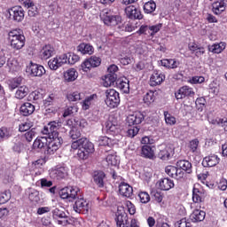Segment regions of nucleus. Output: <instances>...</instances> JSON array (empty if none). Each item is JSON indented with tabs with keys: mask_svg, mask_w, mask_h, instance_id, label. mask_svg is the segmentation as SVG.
Segmentation results:
<instances>
[{
	"mask_svg": "<svg viewBox=\"0 0 227 227\" xmlns=\"http://www.w3.org/2000/svg\"><path fill=\"white\" fill-rule=\"evenodd\" d=\"M145 120V115L141 112H135L127 117V123L130 125H139Z\"/></svg>",
	"mask_w": 227,
	"mask_h": 227,
	"instance_id": "6ab92c4d",
	"label": "nucleus"
},
{
	"mask_svg": "<svg viewBox=\"0 0 227 227\" xmlns=\"http://www.w3.org/2000/svg\"><path fill=\"white\" fill-rule=\"evenodd\" d=\"M56 54V50L51 44L45 45L42 48L40 51V57L42 59H49Z\"/></svg>",
	"mask_w": 227,
	"mask_h": 227,
	"instance_id": "5701e85b",
	"label": "nucleus"
},
{
	"mask_svg": "<svg viewBox=\"0 0 227 227\" xmlns=\"http://www.w3.org/2000/svg\"><path fill=\"white\" fill-rule=\"evenodd\" d=\"M165 172L168 176H171V178H175L176 180H182L184 179V176H185V173L181 170V168L171 165L165 168Z\"/></svg>",
	"mask_w": 227,
	"mask_h": 227,
	"instance_id": "4468645a",
	"label": "nucleus"
},
{
	"mask_svg": "<svg viewBox=\"0 0 227 227\" xmlns=\"http://www.w3.org/2000/svg\"><path fill=\"white\" fill-rule=\"evenodd\" d=\"M125 13L129 19H138V20H141V19H143L141 11H139L134 5L126 7Z\"/></svg>",
	"mask_w": 227,
	"mask_h": 227,
	"instance_id": "412c9836",
	"label": "nucleus"
},
{
	"mask_svg": "<svg viewBox=\"0 0 227 227\" xmlns=\"http://www.w3.org/2000/svg\"><path fill=\"white\" fill-rule=\"evenodd\" d=\"M139 35H150V26L142 25L138 30Z\"/></svg>",
	"mask_w": 227,
	"mask_h": 227,
	"instance_id": "774afa93",
	"label": "nucleus"
},
{
	"mask_svg": "<svg viewBox=\"0 0 227 227\" xmlns=\"http://www.w3.org/2000/svg\"><path fill=\"white\" fill-rule=\"evenodd\" d=\"M174 153L175 147L172 145H162L160 146L158 157L161 159V160H169V159L173 157Z\"/></svg>",
	"mask_w": 227,
	"mask_h": 227,
	"instance_id": "f8f14e48",
	"label": "nucleus"
},
{
	"mask_svg": "<svg viewBox=\"0 0 227 227\" xmlns=\"http://www.w3.org/2000/svg\"><path fill=\"white\" fill-rule=\"evenodd\" d=\"M141 157L145 159H153L155 157V150L150 145H144L141 148Z\"/></svg>",
	"mask_w": 227,
	"mask_h": 227,
	"instance_id": "f704fd0d",
	"label": "nucleus"
},
{
	"mask_svg": "<svg viewBox=\"0 0 227 227\" xmlns=\"http://www.w3.org/2000/svg\"><path fill=\"white\" fill-rule=\"evenodd\" d=\"M164 118H165V122L167 125H176V118L175 116L171 115L169 112H164Z\"/></svg>",
	"mask_w": 227,
	"mask_h": 227,
	"instance_id": "09e8293b",
	"label": "nucleus"
},
{
	"mask_svg": "<svg viewBox=\"0 0 227 227\" xmlns=\"http://www.w3.org/2000/svg\"><path fill=\"white\" fill-rule=\"evenodd\" d=\"M137 196L140 202L144 204L150 203V194L147 192H139Z\"/></svg>",
	"mask_w": 227,
	"mask_h": 227,
	"instance_id": "603ef678",
	"label": "nucleus"
},
{
	"mask_svg": "<svg viewBox=\"0 0 227 227\" xmlns=\"http://www.w3.org/2000/svg\"><path fill=\"white\" fill-rule=\"evenodd\" d=\"M10 136V130L6 128L0 129V141H4V139H8Z\"/></svg>",
	"mask_w": 227,
	"mask_h": 227,
	"instance_id": "680f3d73",
	"label": "nucleus"
},
{
	"mask_svg": "<svg viewBox=\"0 0 227 227\" xmlns=\"http://www.w3.org/2000/svg\"><path fill=\"white\" fill-rule=\"evenodd\" d=\"M80 59L81 58L79 57V55L75 53H68L67 62L69 63V65H75V63H77V61H79Z\"/></svg>",
	"mask_w": 227,
	"mask_h": 227,
	"instance_id": "6e6d98bb",
	"label": "nucleus"
},
{
	"mask_svg": "<svg viewBox=\"0 0 227 227\" xmlns=\"http://www.w3.org/2000/svg\"><path fill=\"white\" fill-rule=\"evenodd\" d=\"M106 104L111 109H114V107H118L120 106V93L116 91L114 89H108L106 91Z\"/></svg>",
	"mask_w": 227,
	"mask_h": 227,
	"instance_id": "39448f33",
	"label": "nucleus"
},
{
	"mask_svg": "<svg viewBox=\"0 0 227 227\" xmlns=\"http://www.w3.org/2000/svg\"><path fill=\"white\" fill-rule=\"evenodd\" d=\"M160 29H162V23L150 26V36H154Z\"/></svg>",
	"mask_w": 227,
	"mask_h": 227,
	"instance_id": "4d7b16f0",
	"label": "nucleus"
},
{
	"mask_svg": "<svg viewBox=\"0 0 227 227\" xmlns=\"http://www.w3.org/2000/svg\"><path fill=\"white\" fill-rule=\"evenodd\" d=\"M221 160L217 155H211L205 157L202 160V166L204 168H214V166H217V163Z\"/></svg>",
	"mask_w": 227,
	"mask_h": 227,
	"instance_id": "bb28decb",
	"label": "nucleus"
},
{
	"mask_svg": "<svg viewBox=\"0 0 227 227\" xmlns=\"http://www.w3.org/2000/svg\"><path fill=\"white\" fill-rule=\"evenodd\" d=\"M129 82V79L123 77L117 80L116 85L122 93H129L130 84Z\"/></svg>",
	"mask_w": 227,
	"mask_h": 227,
	"instance_id": "cd10ccee",
	"label": "nucleus"
},
{
	"mask_svg": "<svg viewBox=\"0 0 227 227\" xmlns=\"http://www.w3.org/2000/svg\"><path fill=\"white\" fill-rule=\"evenodd\" d=\"M68 63V55L62 54L60 56H57L48 62V67L51 70H58V68L63 67V65H67Z\"/></svg>",
	"mask_w": 227,
	"mask_h": 227,
	"instance_id": "6e6552de",
	"label": "nucleus"
},
{
	"mask_svg": "<svg viewBox=\"0 0 227 227\" xmlns=\"http://www.w3.org/2000/svg\"><path fill=\"white\" fill-rule=\"evenodd\" d=\"M59 127H61V121H51L47 126L43 127L42 134H44L45 136L58 137Z\"/></svg>",
	"mask_w": 227,
	"mask_h": 227,
	"instance_id": "9b49d317",
	"label": "nucleus"
},
{
	"mask_svg": "<svg viewBox=\"0 0 227 227\" xmlns=\"http://www.w3.org/2000/svg\"><path fill=\"white\" fill-rule=\"evenodd\" d=\"M28 198H29L30 201L38 203L40 201V193L38 192V191H36L35 189H31Z\"/></svg>",
	"mask_w": 227,
	"mask_h": 227,
	"instance_id": "8fccbe9b",
	"label": "nucleus"
},
{
	"mask_svg": "<svg viewBox=\"0 0 227 227\" xmlns=\"http://www.w3.org/2000/svg\"><path fill=\"white\" fill-rule=\"evenodd\" d=\"M119 192L121 196H124L125 198H130V196H132L134 192V190L132 186H130L129 184L122 182L119 184Z\"/></svg>",
	"mask_w": 227,
	"mask_h": 227,
	"instance_id": "b1692460",
	"label": "nucleus"
},
{
	"mask_svg": "<svg viewBox=\"0 0 227 227\" xmlns=\"http://www.w3.org/2000/svg\"><path fill=\"white\" fill-rule=\"evenodd\" d=\"M77 51L82 54H89L91 56V54L95 52V48H93L91 44L82 43L77 47Z\"/></svg>",
	"mask_w": 227,
	"mask_h": 227,
	"instance_id": "58836bf2",
	"label": "nucleus"
},
{
	"mask_svg": "<svg viewBox=\"0 0 227 227\" xmlns=\"http://www.w3.org/2000/svg\"><path fill=\"white\" fill-rule=\"evenodd\" d=\"M33 127V123L31 121H27L25 122H22L20 124V132H26L27 130H29Z\"/></svg>",
	"mask_w": 227,
	"mask_h": 227,
	"instance_id": "bf43d9fd",
	"label": "nucleus"
},
{
	"mask_svg": "<svg viewBox=\"0 0 227 227\" xmlns=\"http://www.w3.org/2000/svg\"><path fill=\"white\" fill-rule=\"evenodd\" d=\"M100 19L106 26H118L121 23V17L112 15L106 11H103L100 14Z\"/></svg>",
	"mask_w": 227,
	"mask_h": 227,
	"instance_id": "1a4fd4ad",
	"label": "nucleus"
},
{
	"mask_svg": "<svg viewBox=\"0 0 227 227\" xmlns=\"http://www.w3.org/2000/svg\"><path fill=\"white\" fill-rule=\"evenodd\" d=\"M69 136L73 139H77L71 144L72 150H77V157L81 160H86L90 153L95 152V145L86 137H81V131L77 128H72Z\"/></svg>",
	"mask_w": 227,
	"mask_h": 227,
	"instance_id": "f257e3e1",
	"label": "nucleus"
},
{
	"mask_svg": "<svg viewBox=\"0 0 227 227\" xmlns=\"http://www.w3.org/2000/svg\"><path fill=\"white\" fill-rule=\"evenodd\" d=\"M11 88L12 90H16L15 98H18L19 100H22V98L27 97V94L29 93V88L26 85L19 86V84H12L11 85Z\"/></svg>",
	"mask_w": 227,
	"mask_h": 227,
	"instance_id": "dca6fc26",
	"label": "nucleus"
},
{
	"mask_svg": "<svg viewBox=\"0 0 227 227\" xmlns=\"http://www.w3.org/2000/svg\"><path fill=\"white\" fill-rule=\"evenodd\" d=\"M121 217V221H125L127 219V214L125 213V207L123 206H119L117 207L116 218L115 221H118V218Z\"/></svg>",
	"mask_w": 227,
	"mask_h": 227,
	"instance_id": "3c124183",
	"label": "nucleus"
},
{
	"mask_svg": "<svg viewBox=\"0 0 227 227\" xmlns=\"http://www.w3.org/2000/svg\"><path fill=\"white\" fill-rule=\"evenodd\" d=\"M159 187L161 191H169L170 189H173V187H175V183L173 182V180L165 177L160 180Z\"/></svg>",
	"mask_w": 227,
	"mask_h": 227,
	"instance_id": "473e14b6",
	"label": "nucleus"
},
{
	"mask_svg": "<svg viewBox=\"0 0 227 227\" xmlns=\"http://www.w3.org/2000/svg\"><path fill=\"white\" fill-rule=\"evenodd\" d=\"M164 79H166L164 74L154 71L150 78L151 86H159V84L164 82Z\"/></svg>",
	"mask_w": 227,
	"mask_h": 227,
	"instance_id": "393cba45",
	"label": "nucleus"
},
{
	"mask_svg": "<svg viewBox=\"0 0 227 227\" xmlns=\"http://www.w3.org/2000/svg\"><path fill=\"white\" fill-rule=\"evenodd\" d=\"M213 125H221L223 127L224 130L227 132V118L223 119H215L210 121Z\"/></svg>",
	"mask_w": 227,
	"mask_h": 227,
	"instance_id": "864d4df0",
	"label": "nucleus"
},
{
	"mask_svg": "<svg viewBox=\"0 0 227 227\" xmlns=\"http://www.w3.org/2000/svg\"><path fill=\"white\" fill-rule=\"evenodd\" d=\"M156 9H157V4H155L153 0H150L149 2L144 4L145 13H153V11Z\"/></svg>",
	"mask_w": 227,
	"mask_h": 227,
	"instance_id": "de8ad7c7",
	"label": "nucleus"
},
{
	"mask_svg": "<svg viewBox=\"0 0 227 227\" xmlns=\"http://www.w3.org/2000/svg\"><path fill=\"white\" fill-rule=\"evenodd\" d=\"M200 145V140L193 139L190 142V150L194 153V152H197L198 146Z\"/></svg>",
	"mask_w": 227,
	"mask_h": 227,
	"instance_id": "69168bd1",
	"label": "nucleus"
},
{
	"mask_svg": "<svg viewBox=\"0 0 227 227\" xmlns=\"http://www.w3.org/2000/svg\"><path fill=\"white\" fill-rule=\"evenodd\" d=\"M28 72H30L31 75H34V77H42V75L45 74V67L30 62L28 66Z\"/></svg>",
	"mask_w": 227,
	"mask_h": 227,
	"instance_id": "f3484780",
	"label": "nucleus"
},
{
	"mask_svg": "<svg viewBox=\"0 0 227 227\" xmlns=\"http://www.w3.org/2000/svg\"><path fill=\"white\" fill-rule=\"evenodd\" d=\"M8 40L11 47L15 51H20L26 45V36L20 28L12 29L8 33Z\"/></svg>",
	"mask_w": 227,
	"mask_h": 227,
	"instance_id": "f03ea898",
	"label": "nucleus"
},
{
	"mask_svg": "<svg viewBox=\"0 0 227 227\" xmlns=\"http://www.w3.org/2000/svg\"><path fill=\"white\" fill-rule=\"evenodd\" d=\"M117 227H130V223L127 222V219L121 220V216L117 218L116 222Z\"/></svg>",
	"mask_w": 227,
	"mask_h": 227,
	"instance_id": "338daca9",
	"label": "nucleus"
},
{
	"mask_svg": "<svg viewBox=\"0 0 227 227\" xmlns=\"http://www.w3.org/2000/svg\"><path fill=\"white\" fill-rule=\"evenodd\" d=\"M97 100V94H92L90 96H88L85 98V99L81 103L82 104V109L83 111H88L90 107L95 104V101Z\"/></svg>",
	"mask_w": 227,
	"mask_h": 227,
	"instance_id": "2f4dec72",
	"label": "nucleus"
},
{
	"mask_svg": "<svg viewBox=\"0 0 227 227\" xmlns=\"http://www.w3.org/2000/svg\"><path fill=\"white\" fill-rule=\"evenodd\" d=\"M68 175V171L65 167H58L50 170V176L53 180H62Z\"/></svg>",
	"mask_w": 227,
	"mask_h": 227,
	"instance_id": "2eb2a0df",
	"label": "nucleus"
},
{
	"mask_svg": "<svg viewBox=\"0 0 227 227\" xmlns=\"http://www.w3.org/2000/svg\"><path fill=\"white\" fill-rule=\"evenodd\" d=\"M63 75L66 82H74V81H76L77 77H79V73L75 68H69L64 72Z\"/></svg>",
	"mask_w": 227,
	"mask_h": 227,
	"instance_id": "a878e982",
	"label": "nucleus"
},
{
	"mask_svg": "<svg viewBox=\"0 0 227 227\" xmlns=\"http://www.w3.org/2000/svg\"><path fill=\"white\" fill-rule=\"evenodd\" d=\"M5 68H7L8 72H19L20 70V64L16 59H9Z\"/></svg>",
	"mask_w": 227,
	"mask_h": 227,
	"instance_id": "72a5a7b5",
	"label": "nucleus"
},
{
	"mask_svg": "<svg viewBox=\"0 0 227 227\" xmlns=\"http://www.w3.org/2000/svg\"><path fill=\"white\" fill-rule=\"evenodd\" d=\"M224 49H226V43L224 42L208 46L209 52H213V54H221Z\"/></svg>",
	"mask_w": 227,
	"mask_h": 227,
	"instance_id": "ea45409f",
	"label": "nucleus"
},
{
	"mask_svg": "<svg viewBox=\"0 0 227 227\" xmlns=\"http://www.w3.org/2000/svg\"><path fill=\"white\" fill-rule=\"evenodd\" d=\"M9 19L15 22H22L24 20V9L20 6H15L7 11Z\"/></svg>",
	"mask_w": 227,
	"mask_h": 227,
	"instance_id": "ddd939ff",
	"label": "nucleus"
},
{
	"mask_svg": "<svg viewBox=\"0 0 227 227\" xmlns=\"http://www.w3.org/2000/svg\"><path fill=\"white\" fill-rule=\"evenodd\" d=\"M143 101L145 106H151V104H153V102H155V92L150 90L145 93L143 97Z\"/></svg>",
	"mask_w": 227,
	"mask_h": 227,
	"instance_id": "c03bdc74",
	"label": "nucleus"
},
{
	"mask_svg": "<svg viewBox=\"0 0 227 227\" xmlns=\"http://www.w3.org/2000/svg\"><path fill=\"white\" fill-rule=\"evenodd\" d=\"M12 150L13 152H16V153H20V152L24 151V144L20 141L16 142L12 146Z\"/></svg>",
	"mask_w": 227,
	"mask_h": 227,
	"instance_id": "e2e57ef3",
	"label": "nucleus"
},
{
	"mask_svg": "<svg viewBox=\"0 0 227 227\" xmlns=\"http://www.w3.org/2000/svg\"><path fill=\"white\" fill-rule=\"evenodd\" d=\"M25 8H27V14L29 17H35L38 15V7L35 5V3L32 0H19Z\"/></svg>",
	"mask_w": 227,
	"mask_h": 227,
	"instance_id": "aec40b11",
	"label": "nucleus"
},
{
	"mask_svg": "<svg viewBox=\"0 0 227 227\" xmlns=\"http://www.w3.org/2000/svg\"><path fill=\"white\" fill-rule=\"evenodd\" d=\"M49 143V139H47L46 137H38L33 144V148L35 150H42V148H45L47 146V144Z\"/></svg>",
	"mask_w": 227,
	"mask_h": 227,
	"instance_id": "c9c22d12",
	"label": "nucleus"
},
{
	"mask_svg": "<svg viewBox=\"0 0 227 227\" xmlns=\"http://www.w3.org/2000/svg\"><path fill=\"white\" fill-rule=\"evenodd\" d=\"M206 215H207V214L205 213V211L196 209L190 215V219H191V221H192V223H201V221H205Z\"/></svg>",
	"mask_w": 227,
	"mask_h": 227,
	"instance_id": "c85d7f7f",
	"label": "nucleus"
},
{
	"mask_svg": "<svg viewBox=\"0 0 227 227\" xmlns=\"http://www.w3.org/2000/svg\"><path fill=\"white\" fill-rule=\"evenodd\" d=\"M226 0L216 1L212 4V12L215 13V15H221V13L226 10Z\"/></svg>",
	"mask_w": 227,
	"mask_h": 227,
	"instance_id": "4be33fe9",
	"label": "nucleus"
},
{
	"mask_svg": "<svg viewBox=\"0 0 227 227\" xmlns=\"http://www.w3.org/2000/svg\"><path fill=\"white\" fill-rule=\"evenodd\" d=\"M106 127L108 134L114 136V141H121L123 137L121 135H120L121 129H120V122H118L116 119L109 118V120L106 121Z\"/></svg>",
	"mask_w": 227,
	"mask_h": 227,
	"instance_id": "7ed1b4c3",
	"label": "nucleus"
},
{
	"mask_svg": "<svg viewBox=\"0 0 227 227\" xmlns=\"http://www.w3.org/2000/svg\"><path fill=\"white\" fill-rule=\"evenodd\" d=\"M161 67H165V68H178L180 67V61L175 59H162L160 61Z\"/></svg>",
	"mask_w": 227,
	"mask_h": 227,
	"instance_id": "4c0bfd02",
	"label": "nucleus"
},
{
	"mask_svg": "<svg viewBox=\"0 0 227 227\" xmlns=\"http://www.w3.org/2000/svg\"><path fill=\"white\" fill-rule=\"evenodd\" d=\"M99 145L100 146H113L114 145H116L118 143V140H114V138H110L107 137H101L99 138Z\"/></svg>",
	"mask_w": 227,
	"mask_h": 227,
	"instance_id": "37998d69",
	"label": "nucleus"
},
{
	"mask_svg": "<svg viewBox=\"0 0 227 227\" xmlns=\"http://www.w3.org/2000/svg\"><path fill=\"white\" fill-rule=\"evenodd\" d=\"M117 77L118 76L116 74H106L103 78V86L105 88H109V86H113V84L116 82Z\"/></svg>",
	"mask_w": 227,
	"mask_h": 227,
	"instance_id": "a19ab883",
	"label": "nucleus"
},
{
	"mask_svg": "<svg viewBox=\"0 0 227 227\" xmlns=\"http://www.w3.org/2000/svg\"><path fill=\"white\" fill-rule=\"evenodd\" d=\"M79 192H81L79 187L69 186L61 189L59 194L62 200H69V201H72L79 196Z\"/></svg>",
	"mask_w": 227,
	"mask_h": 227,
	"instance_id": "0eeeda50",
	"label": "nucleus"
},
{
	"mask_svg": "<svg viewBox=\"0 0 227 227\" xmlns=\"http://www.w3.org/2000/svg\"><path fill=\"white\" fill-rule=\"evenodd\" d=\"M73 208L76 214H88L90 212V202L80 197L76 200Z\"/></svg>",
	"mask_w": 227,
	"mask_h": 227,
	"instance_id": "9d476101",
	"label": "nucleus"
},
{
	"mask_svg": "<svg viewBox=\"0 0 227 227\" xmlns=\"http://www.w3.org/2000/svg\"><path fill=\"white\" fill-rule=\"evenodd\" d=\"M176 166L181 171H185L186 173H192V165L189 160H180L176 162Z\"/></svg>",
	"mask_w": 227,
	"mask_h": 227,
	"instance_id": "e433bc0d",
	"label": "nucleus"
},
{
	"mask_svg": "<svg viewBox=\"0 0 227 227\" xmlns=\"http://www.w3.org/2000/svg\"><path fill=\"white\" fill-rule=\"evenodd\" d=\"M20 112L23 116H30V114H33V113H35V105L29 102L24 103L20 106Z\"/></svg>",
	"mask_w": 227,
	"mask_h": 227,
	"instance_id": "7c9ffc66",
	"label": "nucleus"
},
{
	"mask_svg": "<svg viewBox=\"0 0 227 227\" xmlns=\"http://www.w3.org/2000/svg\"><path fill=\"white\" fill-rule=\"evenodd\" d=\"M77 111H79V108L77 107V106H68L65 110L63 116H64V118H67V116H70L71 114H75V113H77Z\"/></svg>",
	"mask_w": 227,
	"mask_h": 227,
	"instance_id": "5fc2aeb1",
	"label": "nucleus"
},
{
	"mask_svg": "<svg viewBox=\"0 0 227 227\" xmlns=\"http://www.w3.org/2000/svg\"><path fill=\"white\" fill-rule=\"evenodd\" d=\"M175 227H191V223L187 221V218H183L175 223Z\"/></svg>",
	"mask_w": 227,
	"mask_h": 227,
	"instance_id": "052dcab7",
	"label": "nucleus"
},
{
	"mask_svg": "<svg viewBox=\"0 0 227 227\" xmlns=\"http://www.w3.org/2000/svg\"><path fill=\"white\" fill-rule=\"evenodd\" d=\"M82 97H84V94L79 91L70 92L67 95V98L69 102H77L82 100Z\"/></svg>",
	"mask_w": 227,
	"mask_h": 227,
	"instance_id": "a18cd8bd",
	"label": "nucleus"
},
{
	"mask_svg": "<svg viewBox=\"0 0 227 227\" xmlns=\"http://www.w3.org/2000/svg\"><path fill=\"white\" fill-rule=\"evenodd\" d=\"M139 133V128L137 126H132L128 129V136L129 137H135Z\"/></svg>",
	"mask_w": 227,
	"mask_h": 227,
	"instance_id": "0e129e2a",
	"label": "nucleus"
},
{
	"mask_svg": "<svg viewBox=\"0 0 227 227\" xmlns=\"http://www.w3.org/2000/svg\"><path fill=\"white\" fill-rule=\"evenodd\" d=\"M106 162L108 166H118L120 164V157L114 153H110L106 156Z\"/></svg>",
	"mask_w": 227,
	"mask_h": 227,
	"instance_id": "49530a36",
	"label": "nucleus"
},
{
	"mask_svg": "<svg viewBox=\"0 0 227 227\" xmlns=\"http://www.w3.org/2000/svg\"><path fill=\"white\" fill-rule=\"evenodd\" d=\"M102 59L97 56H91L81 64L80 70L84 74H88V72L91 71V68H97V67H100Z\"/></svg>",
	"mask_w": 227,
	"mask_h": 227,
	"instance_id": "20e7f679",
	"label": "nucleus"
},
{
	"mask_svg": "<svg viewBox=\"0 0 227 227\" xmlns=\"http://www.w3.org/2000/svg\"><path fill=\"white\" fill-rule=\"evenodd\" d=\"M204 200H205V193L203 192V191L194 186L192 190L193 203H203Z\"/></svg>",
	"mask_w": 227,
	"mask_h": 227,
	"instance_id": "c756f323",
	"label": "nucleus"
},
{
	"mask_svg": "<svg viewBox=\"0 0 227 227\" xmlns=\"http://www.w3.org/2000/svg\"><path fill=\"white\" fill-rule=\"evenodd\" d=\"M104 178H106V174L103 171L94 173L93 180L98 187H104Z\"/></svg>",
	"mask_w": 227,
	"mask_h": 227,
	"instance_id": "79ce46f5",
	"label": "nucleus"
},
{
	"mask_svg": "<svg viewBox=\"0 0 227 227\" xmlns=\"http://www.w3.org/2000/svg\"><path fill=\"white\" fill-rule=\"evenodd\" d=\"M124 206L128 208V212L130 215H134V214H136V206H134L130 200H126L124 202Z\"/></svg>",
	"mask_w": 227,
	"mask_h": 227,
	"instance_id": "13d9d810",
	"label": "nucleus"
},
{
	"mask_svg": "<svg viewBox=\"0 0 227 227\" xmlns=\"http://www.w3.org/2000/svg\"><path fill=\"white\" fill-rule=\"evenodd\" d=\"M61 145H63V138L59 136L57 137H51L48 139L47 144V153L52 155L61 148Z\"/></svg>",
	"mask_w": 227,
	"mask_h": 227,
	"instance_id": "423d86ee",
	"label": "nucleus"
},
{
	"mask_svg": "<svg viewBox=\"0 0 227 227\" xmlns=\"http://www.w3.org/2000/svg\"><path fill=\"white\" fill-rule=\"evenodd\" d=\"M175 95L177 100H182V98H185V97H192V95H194V90L189 86H183L175 93Z\"/></svg>",
	"mask_w": 227,
	"mask_h": 227,
	"instance_id": "a211bd4d",
	"label": "nucleus"
}]
</instances>
